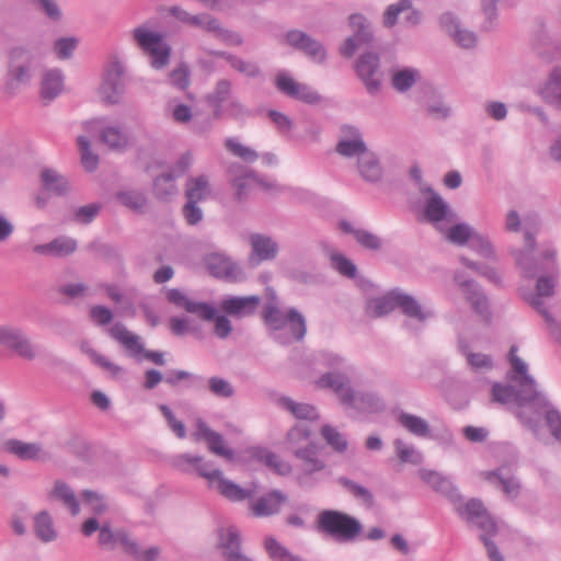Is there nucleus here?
<instances>
[{
    "label": "nucleus",
    "mask_w": 561,
    "mask_h": 561,
    "mask_svg": "<svg viewBox=\"0 0 561 561\" xmlns=\"http://www.w3.org/2000/svg\"><path fill=\"white\" fill-rule=\"evenodd\" d=\"M172 465L184 473L195 472L206 479L210 488L231 502H242L252 496V491L243 489L233 481L226 479L219 468L214 467L211 461L205 460L201 455L184 453L172 459Z\"/></svg>",
    "instance_id": "1"
},
{
    "label": "nucleus",
    "mask_w": 561,
    "mask_h": 561,
    "mask_svg": "<svg viewBox=\"0 0 561 561\" xmlns=\"http://www.w3.org/2000/svg\"><path fill=\"white\" fill-rule=\"evenodd\" d=\"M456 513L467 523L482 530L480 540L486 549L490 561H504L497 546L492 540V538L497 535V524L490 515L482 501L474 497L470 499L465 506L457 507Z\"/></svg>",
    "instance_id": "2"
},
{
    "label": "nucleus",
    "mask_w": 561,
    "mask_h": 561,
    "mask_svg": "<svg viewBox=\"0 0 561 561\" xmlns=\"http://www.w3.org/2000/svg\"><path fill=\"white\" fill-rule=\"evenodd\" d=\"M99 546L106 550H114L121 546L124 553L135 561H156L160 557L161 549L158 546H150L142 549L138 541L129 536L125 529H112L110 523H103L99 537Z\"/></svg>",
    "instance_id": "3"
},
{
    "label": "nucleus",
    "mask_w": 561,
    "mask_h": 561,
    "mask_svg": "<svg viewBox=\"0 0 561 561\" xmlns=\"http://www.w3.org/2000/svg\"><path fill=\"white\" fill-rule=\"evenodd\" d=\"M317 530L339 542H351L363 531V525L356 517L347 513L323 510L317 517Z\"/></svg>",
    "instance_id": "4"
},
{
    "label": "nucleus",
    "mask_w": 561,
    "mask_h": 561,
    "mask_svg": "<svg viewBox=\"0 0 561 561\" xmlns=\"http://www.w3.org/2000/svg\"><path fill=\"white\" fill-rule=\"evenodd\" d=\"M536 239L530 231L524 234V249L514 251L516 264L522 270L523 276L533 278L540 272L548 270H557L556 256L553 249L545 250L540 256H535Z\"/></svg>",
    "instance_id": "5"
},
{
    "label": "nucleus",
    "mask_w": 561,
    "mask_h": 561,
    "mask_svg": "<svg viewBox=\"0 0 561 561\" xmlns=\"http://www.w3.org/2000/svg\"><path fill=\"white\" fill-rule=\"evenodd\" d=\"M133 38L138 47L150 56L154 69H162L169 64L171 48L160 33L138 26L133 31Z\"/></svg>",
    "instance_id": "6"
},
{
    "label": "nucleus",
    "mask_w": 561,
    "mask_h": 561,
    "mask_svg": "<svg viewBox=\"0 0 561 561\" xmlns=\"http://www.w3.org/2000/svg\"><path fill=\"white\" fill-rule=\"evenodd\" d=\"M0 346L28 362L34 360L38 355L37 345L33 343L26 331L13 324L0 325Z\"/></svg>",
    "instance_id": "7"
},
{
    "label": "nucleus",
    "mask_w": 561,
    "mask_h": 561,
    "mask_svg": "<svg viewBox=\"0 0 561 561\" xmlns=\"http://www.w3.org/2000/svg\"><path fill=\"white\" fill-rule=\"evenodd\" d=\"M348 26L352 35L340 47V54L345 58H352L359 47L371 45L375 38L373 24L363 13H352Z\"/></svg>",
    "instance_id": "8"
},
{
    "label": "nucleus",
    "mask_w": 561,
    "mask_h": 561,
    "mask_svg": "<svg viewBox=\"0 0 561 561\" xmlns=\"http://www.w3.org/2000/svg\"><path fill=\"white\" fill-rule=\"evenodd\" d=\"M125 69L121 61H111L100 87L101 100L110 105L119 104L126 91Z\"/></svg>",
    "instance_id": "9"
},
{
    "label": "nucleus",
    "mask_w": 561,
    "mask_h": 561,
    "mask_svg": "<svg viewBox=\"0 0 561 561\" xmlns=\"http://www.w3.org/2000/svg\"><path fill=\"white\" fill-rule=\"evenodd\" d=\"M380 68V56L373 50L360 54L355 62L356 75L371 95L377 94L381 87Z\"/></svg>",
    "instance_id": "10"
},
{
    "label": "nucleus",
    "mask_w": 561,
    "mask_h": 561,
    "mask_svg": "<svg viewBox=\"0 0 561 561\" xmlns=\"http://www.w3.org/2000/svg\"><path fill=\"white\" fill-rule=\"evenodd\" d=\"M517 346L513 345L508 352L510 363L513 370L519 376L516 378L518 388H516V401L519 404L533 402L540 399V393L537 391L536 381L528 375L527 365L516 355Z\"/></svg>",
    "instance_id": "11"
},
{
    "label": "nucleus",
    "mask_w": 561,
    "mask_h": 561,
    "mask_svg": "<svg viewBox=\"0 0 561 561\" xmlns=\"http://www.w3.org/2000/svg\"><path fill=\"white\" fill-rule=\"evenodd\" d=\"M108 332L114 340L123 344L133 355L142 354L146 359L159 366L165 364L163 353L145 350L144 345L140 343L139 336L130 333L123 323H115Z\"/></svg>",
    "instance_id": "12"
},
{
    "label": "nucleus",
    "mask_w": 561,
    "mask_h": 561,
    "mask_svg": "<svg viewBox=\"0 0 561 561\" xmlns=\"http://www.w3.org/2000/svg\"><path fill=\"white\" fill-rule=\"evenodd\" d=\"M192 437L195 442H205L211 454L222 457L228 461H234V450L226 447L224 436L214 431L203 419L198 417L196 420Z\"/></svg>",
    "instance_id": "13"
},
{
    "label": "nucleus",
    "mask_w": 561,
    "mask_h": 561,
    "mask_svg": "<svg viewBox=\"0 0 561 561\" xmlns=\"http://www.w3.org/2000/svg\"><path fill=\"white\" fill-rule=\"evenodd\" d=\"M33 60L34 56L28 48L13 47L9 51L8 73L10 78L20 84H28Z\"/></svg>",
    "instance_id": "14"
},
{
    "label": "nucleus",
    "mask_w": 561,
    "mask_h": 561,
    "mask_svg": "<svg viewBox=\"0 0 561 561\" xmlns=\"http://www.w3.org/2000/svg\"><path fill=\"white\" fill-rule=\"evenodd\" d=\"M422 193H430V197L426 198L424 205V217L426 221L432 224H438L440 221H455L457 215L454 213L449 205L444 198L436 193L431 186L421 187Z\"/></svg>",
    "instance_id": "15"
},
{
    "label": "nucleus",
    "mask_w": 561,
    "mask_h": 561,
    "mask_svg": "<svg viewBox=\"0 0 561 561\" xmlns=\"http://www.w3.org/2000/svg\"><path fill=\"white\" fill-rule=\"evenodd\" d=\"M167 300L175 307L182 308L204 320H211L216 314V308L214 306L203 301H193L178 288L168 289Z\"/></svg>",
    "instance_id": "16"
},
{
    "label": "nucleus",
    "mask_w": 561,
    "mask_h": 561,
    "mask_svg": "<svg viewBox=\"0 0 561 561\" xmlns=\"http://www.w3.org/2000/svg\"><path fill=\"white\" fill-rule=\"evenodd\" d=\"M455 280L461 287L472 308L482 317L489 316L488 297L484 295L479 284L472 279H466L461 273L455 274Z\"/></svg>",
    "instance_id": "17"
},
{
    "label": "nucleus",
    "mask_w": 561,
    "mask_h": 561,
    "mask_svg": "<svg viewBox=\"0 0 561 561\" xmlns=\"http://www.w3.org/2000/svg\"><path fill=\"white\" fill-rule=\"evenodd\" d=\"M455 280L461 287L472 308L482 317L489 316L488 297L484 295L479 284L472 279H466L461 273L455 274Z\"/></svg>",
    "instance_id": "18"
},
{
    "label": "nucleus",
    "mask_w": 561,
    "mask_h": 561,
    "mask_svg": "<svg viewBox=\"0 0 561 561\" xmlns=\"http://www.w3.org/2000/svg\"><path fill=\"white\" fill-rule=\"evenodd\" d=\"M443 30L454 38V41L463 48H472L477 44V35L466 28H462L459 20L450 12L444 13L439 18Z\"/></svg>",
    "instance_id": "19"
},
{
    "label": "nucleus",
    "mask_w": 561,
    "mask_h": 561,
    "mask_svg": "<svg viewBox=\"0 0 561 561\" xmlns=\"http://www.w3.org/2000/svg\"><path fill=\"white\" fill-rule=\"evenodd\" d=\"M316 385L319 389L331 390L342 405H344V397L350 394L353 389L350 377L339 371L324 373L317 379Z\"/></svg>",
    "instance_id": "20"
},
{
    "label": "nucleus",
    "mask_w": 561,
    "mask_h": 561,
    "mask_svg": "<svg viewBox=\"0 0 561 561\" xmlns=\"http://www.w3.org/2000/svg\"><path fill=\"white\" fill-rule=\"evenodd\" d=\"M207 268L210 275L220 279L230 282L242 279L243 273L241 267L229 257L220 254H213L208 257Z\"/></svg>",
    "instance_id": "21"
},
{
    "label": "nucleus",
    "mask_w": 561,
    "mask_h": 561,
    "mask_svg": "<svg viewBox=\"0 0 561 561\" xmlns=\"http://www.w3.org/2000/svg\"><path fill=\"white\" fill-rule=\"evenodd\" d=\"M421 477L422 480L432 486L435 491L447 496L449 501L455 505V510L459 506H463L460 503L462 500L461 494L448 478L432 470L422 471Z\"/></svg>",
    "instance_id": "22"
},
{
    "label": "nucleus",
    "mask_w": 561,
    "mask_h": 561,
    "mask_svg": "<svg viewBox=\"0 0 561 561\" xmlns=\"http://www.w3.org/2000/svg\"><path fill=\"white\" fill-rule=\"evenodd\" d=\"M77 248L78 243L75 239L66 236H60L48 243L34 245L33 252L44 256L66 257L75 253Z\"/></svg>",
    "instance_id": "23"
},
{
    "label": "nucleus",
    "mask_w": 561,
    "mask_h": 561,
    "mask_svg": "<svg viewBox=\"0 0 561 561\" xmlns=\"http://www.w3.org/2000/svg\"><path fill=\"white\" fill-rule=\"evenodd\" d=\"M288 501L285 493L279 490H272L266 494L260 496L251 510L256 517H267L280 512L282 505Z\"/></svg>",
    "instance_id": "24"
},
{
    "label": "nucleus",
    "mask_w": 561,
    "mask_h": 561,
    "mask_svg": "<svg viewBox=\"0 0 561 561\" xmlns=\"http://www.w3.org/2000/svg\"><path fill=\"white\" fill-rule=\"evenodd\" d=\"M344 407L371 413L382 410L383 402L375 393L352 389L351 393L344 397Z\"/></svg>",
    "instance_id": "25"
},
{
    "label": "nucleus",
    "mask_w": 561,
    "mask_h": 561,
    "mask_svg": "<svg viewBox=\"0 0 561 561\" xmlns=\"http://www.w3.org/2000/svg\"><path fill=\"white\" fill-rule=\"evenodd\" d=\"M249 454L252 459L263 463L279 476H287L291 471L289 462L283 460L280 456L264 447H251Z\"/></svg>",
    "instance_id": "26"
},
{
    "label": "nucleus",
    "mask_w": 561,
    "mask_h": 561,
    "mask_svg": "<svg viewBox=\"0 0 561 561\" xmlns=\"http://www.w3.org/2000/svg\"><path fill=\"white\" fill-rule=\"evenodd\" d=\"M218 548L221 550L222 557L228 560L242 553L241 534L237 527L230 526L220 528L218 533Z\"/></svg>",
    "instance_id": "27"
},
{
    "label": "nucleus",
    "mask_w": 561,
    "mask_h": 561,
    "mask_svg": "<svg viewBox=\"0 0 561 561\" xmlns=\"http://www.w3.org/2000/svg\"><path fill=\"white\" fill-rule=\"evenodd\" d=\"M260 300L259 296H231L221 301V308L231 316H248L255 311Z\"/></svg>",
    "instance_id": "28"
},
{
    "label": "nucleus",
    "mask_w": 561,
    "mask_h": 561,
    "mask_svg": "<svg viewBox=\"0 0 561 561\" xmlns=\"http://www.w3.org/2000/svg\"><path fill=\"white\" fill-rule=\"evenodd\" d=\"M231 175V184L236 190V198L242 201L247 196L248 179L262 183L256 173L240 163H232L228 169Z\"/></svg>",
    "instance_id": "29"
},
{
    "label": "nucleus",
    "mask_w": 561,
    "mask_h": 561,
    "mask_svg": "<svg viewBox=\"0 0 561 561\" xmlns=\"http://www.w3.org/2000/svg\"><path fill=\"white\" fill-rule=\"evenodd\" d=\"M35 537L43 543H49L58 538L51 515L47 511H41L33 517Z\"/></svg>",
    "instance_id": "30"
},
{
    "label": "nucleus",
    "mask_w": 561,
    "mask_h": 561,
    "mask_svg": "<svg viewBox=\"0 0 561 561\" xmlns=\"http://www.w3.org/2000/svg\"><path fill=\"white\" fill-rule=\"evenodd\" d=\"M64 75L59 69H49L43 73L41 84V95L44 100L50 102L56 99L64 90Z\"/></svg>",
    "instance_id": "31"
},
{
    "label": "nucleus",
    "mask_w": 561,
    "mask_h": 561,
    "mask_svg": "<svg viewBox=\"0 0 561 561\" xmlns=\"http://www.w3.org/2000/svg\"><path fill=\"white\" fill-rule=\"evenodd\" d=\"M397 299L398 308L405 317L414 319L419 322H424L430 317H432V313L427 310H424L413 296L403 293L399 288Z\"/></svg>",
    "instance_id": "32"
},
{
    "label": "nucleus",
    "mask_w": 561,
    "mask_h": 561,
    "mask_svg": "<svg viewBox=\"0 0 561 561\" xmlns=\"http://www.w3.org/2000/svg\"><path fill=\"white\" fill-rule=\"evenodd\" d=\"M41 182L45 191L56 196H65L70 188L67 178L50 168H44L41 171Z\"/></svg>",
    "instance_id": "33"
},
{
    "label": "nucleus",
    "mask_w": 561,
    "mask_h": 561,
    "mask_svg": "<svg viewBox=\"0 0 561 561\" xmlns=\"http://www.w3.org/2000/svg\"><path fill=\"white\" fill-rule=\"evenodd\" d=\"M357 167L362 178L367 182H378L382 176L378 157L368 149L357 159Z\"/></svg>",
    "instance_id": "34"
},
{
    "label": "nucleus",
    "mask_w": 561,
    "mask_h": 561,
    "mask_svg": "<svg viewBox=\"0 0 561 561\" xmlns=\"http://www.w3.org/2000/svg\"><path fill=\"white\" fill-rule=\"evenodd\" d=\"M4 449L9 454L19 457L21 460H38L41 458L42 445L11 438L4 443Z\"/></svg>",
    "instance_id": "35"
},
{
    "label": "nucleus",
    "mask_w": 561,
    "mask_h": 561,
    "mask_svg": "<svg viewBox=\"0 0 561 561\" xmlns=\"http://www.w3.org/2000/svg\"><path fill=\"white\" fill-rule=\"evenodd\" d=\"M340 228L343 232L353 234L359 245L367 250L378 251L382 247L381 239L368 230L355 229L351 222L342 220Z\"/></svg>",
    "instance_id": "36"
},
{
    "label": "nucleus",
    "mask_w": 561,
    "mask_h": 561,
    "mask_svg": "<svg viewBox=\"0 0 561 561\" xmlns=\"http://www.w3.org/2000/svg\"><path fill=\"white\" fill-rule=\"evenodd\" d=\"M552 273L550 275H540L537 279L536 284V294H531L527 300L529 305L539 312V309L534 305V301L538 298V300L545 305L542 298L551 297L554 294V288L558 280V268L550 270Z\"/></svg>",
    "instance_id": "37"
},
{
    "label": "nucleus",
    "mask_w": 561,
    "mask_h": 561,
    "mask_svg": "<svg viewBox=\"0 0 561 561\" xmlns=\"http://www.w3.org/2000/svg\"><path fill=\"white\" fill-rule=\"evenodd\" d=\"M101 141L108 147V149L123 152L129 145L128 135L118 126H106L101 130Z\"/></svg>",
    "instance_id": "38"
},
{
    "label": "nucleus",
    "mask_w": 561,
    "mask_h": 561,
    "mask_svg": "<svg viewBox=\"0 0 561 561\" xmlns=\"http://www.w3.org/2000/svg\"><path fill=\"white\" fill-rule=\"evenodd\" d=\"M397 295L398 288L388 291L381 297L369 300L367 305V312L376 318L390 313L392 310L398 308Z\"/></svg>",
    "instance_id": "39"
},
{
    "label": "nucleus",
    "mask_w": 561,
    "mask_h": 561,
    "mask_svg": "<svg viewBox=\"0 0 561 561\" xmlns=\"http://www.w3.org/2000/svg\"><path fill=\"white\" fill-rule=\"evenodd\" d=\"M50 497L60 501L70 510V513L73 516L80 513V504L76 493L66 482L57 480L55 482L54 489L50 492Z\"/></svg>",
    "instance_id": "40"
},
{
    "label": "nucleus",
    "mask_w": 561,
    "mask_h": 561,
    "mask_svg": "<svg viewBox=\"0 0 561 561\" xmlns=\"http://www.w3.org/2000/svg\"><path fill=\"white\" fill-rule=\"evenodd\" d=\"M295 456L302 460V471L305 476H311L312 473L320 471L325 468V463L318 459L316 445L310 443L304 448L295 450Z\"/></svg>",
    "instance_id": "41"
},
{
    "label": "nucleus",
    "mask_w": 561,
    "mask_h": 561,
    "mask_svg": "<svg viewBox=\"0 0 561 561\" xmlns=\"http://www.w3.org/2000/svg\"><path fill=\"white\" fill-rule=\"evenodd\" d=\"M278 403L282 408L289 411L296 419L314 421L320 417L316 407L309 403H298L289 397L279 398Z\"/></svg>",
    "instance_id": "42"
},
{
    "label": "nucleus",
    "mask_w": 561,
    "mask_h": 561,
    "mask_svg": "<svg viewBox=\"0 0 561 561\" xmlns=\"http://www.w3.org/2000/svg\"><path fill=\"white\" fill-rule=\"evenodd\" d=\"M336 481L354 499L360 501L365 505V507H367V508L374 507L375 496L369 489L358 484L357 482H355L346 477H339Z\"/></svg>",
    "instance_id": "43"
},
{
    "label": "nucleus",
    "mask_w": 561,
    "mask_h": 561,
    "mask_svg": "<svg viewBox=\"0 0 561 561\" xmlns=\"http://www.w3.org/2000/svg\"><path fill=\"white\" fill-rule=\"evenodd\" d=\"M176 191L173 173H163L153 180V195L161 202H170L176 194Z\"/></svg>",
    "instance_id": "44"
},
{
    "label": "nucleus",
    "mask_w": 561,
    "mask_h": 561,
    "mask_svg": "<svg viewBox=\"0 0 561 561\" xmlns=\"http://www.w3.org/2000/svg\"><path fill=\"white\" fill-rule=\"evenodd\" d=\"M115 198L126 208L135 213H144L147 206V197L138 190H122L115 193Z\"/></svg>",
    "instance_id": "45"
},
{
    "label": "nucleus",
    "mask_w": 561,
    "mask_h": 561,
    "mask_svg": "<svg viewBox=\"0 0 561 561\" xmlns=\"http://www.w3.org/2000/svg\"><path fill=\"white\" fill-rule=\"evenodd\" d=\"M483 474L488 481L501 488L507 496L517 497L519 494L520 484L514 477L504 476L501 473V470L488 471Z\"/></svg>",
    "instance_id": "46"
},
{
    "label": "nucleus",
    "mask_w": 561,
    "mask_h": 561,
    "mask_svg": "<svg viewBox=\"0 0 561 561\" xmlns=\"http://www.w3.org/2000/svg\"><path fill=\"white\" fill-rule=\"evenodd\" d=\"M541 93L545 100L561 108V68L552 69Z\"/></svg>",
    "instance_id": "47"
},
{
    "label": "nucleus",
    "mask_w": 561,
    "mask_h": 561,
    "mask_svg": "<svg viewBox=\"0 0 561 561\" xmlns=\"http://www.w3.org/2000/svg\"><path fill=\"white\" fill-rule=\"evenodd\" d=\"M252 251L259 256L260 261L272 260L277 254V243L270 237L253 234L251 237Z\"/></svg>",
    "instance_id": "48"
},
{
    "label": "nucleus",
    "mask_w": 561,
    "mask_h": 561,
    "mask_svg": "<svg viewBox=\"0 0 561 561\" xmlns=\"http://www.w3.org/2000/svg\"><path fill=\"white\" fill-rule=\"evenodd\" d=\"M209 194V183L206 175L188 178L186 181L185 196L187 201L202 202Z\"/></svg>",
    "instance_id": "49"
},
{
    "label": "nucleus",
    "mask_w": 561,
    "mask_h": 561,
    "mask_svg": "<svg viewBox=\"0 0 561 561\" xmlns=\"http://www.w3.org/2000/svg\"><path fill=\"white\" fill-rule=\"evenodd\" d=\"M398 421L405 430L415 436L426 437L431 433L428 423L420 416L401 412L398 416Z\"/></svg>",
    "instance_id": "50"
},
{
    "label": "nucleus",
    "mask_w": 561,
    "mask_h": 561,
    "mask_svg": "<svg viewBox=\"0 0 561 561\" xmlns=\"http://www.w3.org/2000/svg\"><path fill=\"white\" fill-rule=\"evenodd\" d=\"M78 146L81 156V163L88 172H94L99 167V156L91 150V142L88 137L79 136Z\"/></svg>",
    "instance_id": "51"
},
{
    "label": "nucleus",
    "mask_w": 561,
    "mask_h": 561,
    "mask_svg": "<svg viewBox=\"0 0 561 561\" xmlns=\"http://www.w3.org/2000/svg\"><path fill=\"white\" fill-rule=\"evenodd\" d=\"M364 139H340L335 151L345 158L357 157V159L367 150Z\"/></svg>",
    "instance_id": "52"
},
{
    "label": "nucleus",
    "mask_w": 561,
    "mask_h": 561,
    "mask_svg": "<svg viewBox=\"0 0 561 561\" xmlns=\"http://www.w3.org/2000/svg\"><path fill=\"white\" fill-rule=\"evenodd\" d=\"M287 325L289 327V331L296 341L304 340L307 333L306 319L296 308L288 309Z\"/></svg>",
    "instance_id": "53"
},
{
    "label": "nucleus",
    "mask_w": 561,
    "mask_h": 561,
    "mask_svg": "<svg viewBox=\"0 0 561 561\" xmlns=\"http://www.w3.org/2000/svg\"><path fill=\"white\" fill-rule=\"evenodd\" d=\"M419 71L413 68H404L392 77V87L399 92H405L416 82Z\"/></svg>",
    "instance_id": "54"
},
{
    "label": "nucleus",
    "mask_w": 561,
    "mask_h": 561,
    "mask_svg": "<svg viewBox=\"0 0 561 561\" xmlns=\"http://www.w3.org/2000/svg\"><path fill=\"white\" fill-rule=\"evenodd\" d=\"M411 7H412L411 0H399L396 3L388 5L382 15L383 26L387 28L393 27L398 22L399 15L402 12L410 10Z\"/></svg>",
    "instance_id": "55"
},
{
    "label": "nucleus",
    "mask_w": 561,
    "mask_h": 561,
    "mask_svg": "<svg viewBox=\"0 0 561 561\" xmlns=\"http://www.w3.org/2000/svg\"><path fill=\"white\" fill-rule=\"evenodd\" d=\"M265 549L268 556L276 561H298L300 559V557L293 554L273 537L266 538Z\"/></svg>",
    "instance_id": "56"
},
{
    "label": "nucleus",
    "mask_w": 561,
    "mask_h": 561,
    "mask_svg": "<svg viewBox=\"0 0 561 561\" xmlns=\"http://www.w3.org/2000/svg\"><path fill=\"white\" fill-rule=\"evenodd\" d=\"M265 549L268 556L276 561H298L300 559V557L293 554L273 537L266 538Z\"/></svg>",
    "instance_id": "57"
},
{
    "label": "nucleus",
    "mask_w": 561,
    "mask_h": 561,
    "mask_svg": "<svg viewBox=\"0 0 561 561\" xmlns=\"http://www.w3.org/2000/svg\"><path fill=\"white\" fill-rule=\"evenodd\" d=\"M265 549L268 556L276 561H298L300 559V557L293 554L273 537L266 538Z\"/></svg>",
    "instance_id": "58"
},
{
    "label": "nucleus",
    "mask_w": 561,
    "mask_h": 561,
    "mask_svg": "<svg viewBox=\"0 0 561 561\" xmlns=\"http://www.w3.org/2000/svg\"><path fill=\"white\" fill-rule=\"evenodd\" d=\"M184 380L190 381L191 387H198L204 382V378L202 376L181 369L170 370L164 377V381L171 387H176Z\"/></svg>",
    "instance_id": "59"
},
{
    "label": "nucleus",
    "mask_w": 561,
    "mask_h": 561,
    "mask_svg": "<svg viewBox=\"0 0 561 561\" xmlns=\"http://www.w3.org/2000/svg\"><path fill=\"white\" fill-rule=\"evenodd\" d=\"M299 51L304 53L310 59L318 64H323L327 59V50L321 42L308 36V39L302 44Z\"/></svg>",
    "instance_id": "60"
},
{
    "label": "nucleus",
    "mask_w": 561,
    "mask_h": 561,
    "mask_svg": "<svg viewBox=\"0 0 561 561\" xmlns=\"http://www.w3.org/2000/svg\"><path fill=\"white\" fill-rule=\"evenodd\" d=\"M321 435L335 451L337 453H344L347 449L348 443L346 438L337 432L333 426L331 425H324L321 428Z\"/></svg>",
    "instance_id": "61"
},
{
    "label": "nucleus",
    "mask_w": 561,
    "mask_h": 561,
    "mask_svg": "<svg viewBox=\"0 0 561 561\" xmlns=\"http://www.w3.org/2000/svg\"><path fill=\"white\" fill-rule=\"evenodd\" d=\"M263 318L265 323L274 330H280L287 325V312L284 313L273 305L264 307Z\"/></svg>",
    "instance_id": "62"
},
{
    "label": "nucleus",
    "mask_w": 561,
    "mask_h": 561,
    "mask_svg": "<svg viewBox=\"0 0 561 561\" xmlns=\"http://www.w3.org/2000/svg\"><path fill=\"white\" fill-rule=\"evenodd\" d=\"M208 390L217 398L229 399L234 396L233 386L218 376L208 379Z\"/></svg>",
    "instance_id": "63"
},
{
    "label": "nucleus",
    "mask_w": 561,
    "mask_h": 561,
    "mask_svg": "<svg viewBox=\"0 0 561 561\" xmlns=\"http://www.w3.org/2000/svg\"><path fill=\"white\" fill-rule=\"evenodd\" d=\"M473 232L468 224H456L448 229L447 238L451 243L463 245L470 241Z\"/></svg>",
    "instance_id": "64"
}]
</instances>
